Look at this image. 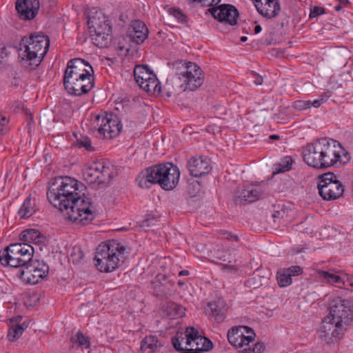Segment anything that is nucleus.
Segmentation results:
<instances>
[{
  "label": "nucleus",
  "mask_w": 353,
  "mask_h": 353,
  "mask_svg": "<svg viewBox=\"0 0 353 353\" xmlns=\"http://www.w3.org/2000/svg\"><path fill=\"white\" fill-rule=\"evenodd\" d=\"M170 14L173 15L179 22L185 23L187 22L186 16L179 10L171 8L169 10Z\"/></svg>",
  "instance_id": "nucleus-41"
},
{
  "label": "nucleus",
  "mask_w": 353,
  "mask_h": 353,
  "mask_svg": "<svg viewBox=\"0 0 353 353\" xmlns=\"http://www.w3.org/2000/svg\"><path fill=\"white\" fill-rule=\"evenodd\" d=\"M39 6V0H17L15 3L19 17L24 21L33 19L38 14Z\"/></svg>",
  "instance_id": "nucleus-19"
},
{
  "label": "nucleus",
  "mask_w": 353,
  "mask_h": 353,
  "mask_svg": "<svg viewBox=\"0 0 353 353\" xmlns=\"http://www.w3.org/2000/svg\"><path fill=\"white\" fill-rule=\"evenodd\" d=\"M325 13V8L322 7L315 6L310 10L309 17L310 19L317 17Z\"/></svg>",
  "instance_id": "nucleus-45"
},
{
  "label": "nucleus",
  "mask_w": 353,
  "mask_h": 353,
  "mask_svg": "<svg viewBox=\"0 0 353 353\" xmlns=\"http://www.w3.org/2000/svg\"><path fill=\"white\" fill-rule=\"evenodd\" d=\"M154 73L150 72L148 67L146 65H137L134 69V76L137 83L143 85L145 81L150 78Z\"/></svg>",
  "instance_id": "nucleus-27"
},
{
  "label": "nucleus",
  "mask_w": 353,
  "mask_h": 353,
  "mask_svg": "<svg viewBox=\"0 0 353 353\" xmlns=\"http://www.w3.org/2000/svg\"><path fill=\"white\" fill-rule=\"evenodd\" d=\"M329 310L330 316L323 321L321 330L324 336L337 339L353 320V307L350 301L336 296L330 301Z\"/></svg>",
  "instance_id": "nucleus-2"
},
{
  "label": "nucleus",
  "mask_w": 353,
  "mask_h": 353,
  "mask_svg": "<svg viewBox=\"0 0 353 353\" xmlns=\"http://www.w3.org/2000/svg\"><path fill=\"white\" fill-rule=\"evenodd\" d=\"M263 192L262 187L258 185L239 188L235 192L234 201L240 204L252 203L259 200Z\"/></svg>",
  "instance_id": "nucleus-18"
},
{
  "label": "nucleus",
  "mask_w": 353,
  "mask_h": 353,
  "mask_svg": "<svg viewBox=\"0 0 353 353\" xmlns=\"http://www.w3.org/2000/svg\"><path fill=\"white\" fill-rule=\"evenodd\" d=\"M304 162L316 169L338 168L350 160V153L336 140L323 137L307 143L303 148Z\"/></svg>",
  "instance_id": "nucleus-1"
},
{
  "label": "nucleus",
  "mask_w": 353,
  "mask_h": 353,
  "mask_svg": "<svg viewBox=\"0 0 353 353\" xmlns=\"http://www.w3.org/2000/svg\"><path fill=\"white\" fill-rule=\"evenodd\" d=\"M126 247L117 240L103 242L97 247L94 260L97 268L101 272L116 270L125 258Z\"/></svg>",
  "instance_id": "nucleus-5"
},
{
  "label": "nucleus",
  "mask_w": 353,
  "mask_h": 353,
  "mask_svg": "<svg viewBox=\"0 0 353 353\" xmlns=\"http://www.w3.org/2000/svg\"><path fill=\"white\" fill-rule=\"evenodd\" d=\"M185 334L186 345L190 346L185 350V353H204L212 348V342L207 337L199 335L194 327H188Z\"/></svg>",
  "instance_id": "nucleus-11"
},
{
  "label": "nucleus",
  "mask_w": 353,
  "mask_h": 353,
  "mask_svg": "<svg viewBox=\"0 0 353 353\" xmlns=\"http://www.w3.org/2000/svg\"><path fill=\"white\" fill-rule=\"evenodd\" d=\"M22 42L25 50L19 54L22 59L21 64L29 70H34L40 65L48 50L49 37L42 32H37L32 34L28 38H23Z\"/></svg>",
  "instance_id": "nucleus-6"
},
{
  "label": "nucleus",
  "mask_w": 353,
  "mask_h": 353,
  "mask_svg": "<svg viewBox=\"0 0 353 353\" xmlns=\"http://www.w3.org/2000/svg\"><path fill=\"white\" fill-rule=\"evenodd\" d=\"M185 71L181 74L179 79L185 83L184 90L193 91L200 87L204 80L201 68L193 62L185 63Z\"/></svg>",
  "instance_id": "nucleus-13"
},
{
  "label": "nucleus",
  "mask_w": 353,
  "mask_h": 353,
  "mask_svg": "<svg viewBox=\"0 0 353 353\" xmlns=\"http://www.w3.org/2000/svg\"><path fill=\"white\" fill-rule=\"evenodd\" d=\"M293 163L292 158L290 156H285L281 159L278 163V172H284L288 171L292 168Z\"/></svg>",
  "instance_id": "nucleus-38"
},
{
  "label": "nucleus",
  "mask_w": 353,
  "mask_h": 353,
  "mask_svg": "<svg viewBox=\"0 0 353 353\" xmlns=\"http://www.w3.org/2000/svg\"><path fill=\"white\" fill-rule=\"evenodd\" d=\"M89 24H91L92 27L94 28V33H112V26L108 20L105 19L103 17V21H100L99 19H96L94 17L90 18Z\"/></svg>",
  "instance_id": "nucleus-26"
},
{
  "label": "nucleus",
  "mask_w": 353,
  "mask_h": 353,
  "mask_svg": "<svg viewBox=\"0 0 353 353\" xmlns=\"http://www.w3.org/2000/svg\"><path fill=\"white\" fill-rule=\"evenodd\" d=\"M294 108L299 110H304L311 107L310 101H296L294 103Z\"/></svg>",
  "instance_id": "nucleus-44"
},
{
  "label": "nucleus",
  "mask_w": 353,
  "mask_h": 353,
  "mask_svg": "<svg viewBox=\"0 0 353 353\" xmlns=\"http://www.w3.org/2000/svg\"><path fill=\"white\" fill-rule=\"evenodd\" d=\"M343 8V6H341L340 3H339L337 6L334 7L335 10L340 11Z\"/></svg>",
  "instance_id": "nucleus-63"
},
{
  "label": "nucleus",
  "mask_w": 353,
  "mask_h": 353,
  "mask_svg": "<svg viewBox=\"0 0 353 353\" xmlns=\"http://www.w3.org/2000/svg\"><path fill=\"white\" fill-rule=\"evenodd\" d=\"M77 145L79 147H83L88 151H93L94 148L92 146V143L88 137H83L81 139H77Z\"/></svg>",
  "instance_id": "nucleus-42"
},
{
  "label": "nucleus",
  "mask_w": 353,
  "mask_h": 353,
  "mask_svg": "<svg viewBox=\"0 0 353 353\" xmlns=\"http://www.w3.org/2000/svg\"><path fill=\"white\" fill-rule=\"evenodd\" d=\"M288 216V210L283 207L274 206V212L272 215L274 223H281V221L285 222Z\"/></svg>",
  "instance_id": "nucleus-35"
},
{
  "label": "nucleus",
  "mask_w": 353,
  "mask_h": 353,
  "mask_svg": "<svg viewBox=\"0 0 353 353\" xmlns=\"http://www.w3.org/2000/svg\"><path fill=\"white\" fill-rule=\"evenodd\" d=\"M6 122H7L6 117L5 116H2L0 118V134L3 132V128H4L5 124H6Z\"/></svg>",
  "instance_id": "nucleus-56"
},
{
  "label": "nucleus",
  "mask_w": 353,
  "mask_h": 353,
  "mask_svg": "<svg viewBox=\"0 0 353 353\" xmlns=\"http://www.w3.org/2000/svg\"><path fill=\"white\" fill-rule=\"evenodd\" d=\"M159 339L157 336L154 335L146 336L141 343V350L145 351L147 349H150L152 352L157 348Z\"/></svg>",
  "instance_id": "nucleus-31"
},
{
  "label": "nucleus",
  "mask_w": 353,
  "mask_h": 353,
  "mask_svg": "<svg viewBox=\"0 0 353 353\" xmlns=\"http://www.w3.org/2000/svg\"><path fill=\"white\" fill-rule=\"evenodd\" d=\"M148 35V29L143 21L135 20L132 22L128 31V36L132 41L137 44L142 43Z\"/></svg>",
  "instance_id": "nucleus-23"
},
{
  "label": "nucleus",
  "mask_w": 353,
  "mask_h": 353,
  "mask_svg": "<svg viewBox=\"0 0 353 353\" xmlns=\"http://www.w3.org/2000/svg\"><path fill=\"white\" fill-rule=\"evenodd\" d=\"M221 234L225 235V238L228 240H231L232 241H239V237L235 234H233L230 233L226 231H221Z\"/></svg>",
  "instance_id": "nucleus-52"
},
{
  "label": "nucleus",
  "mask_w": 353,
  "mask_h": 353,
  "mask_svg": "<svg viewBox=\"0 0 353 353\" xmlns=\"http://www.w3.org/2000/svg\"><path fill=\"white\" fill-rule=\"evenodd\" d=\"M319 193L324 200H335L344 192L343 185L333 173H325L320 177Z\"/></svg>",
  "instance_id": "nucleus-10"
},
{
  "label": "nucleus",
  "mask_w": 353,
  "mask_h": 353,
  "mask_svg": "<svg viewBox=\"0 0 353 353\" xmlns=\"http://www.w3.org/2000/svg\"><path fill=\"white\" fill-rule=\"evenodd\" d=\"M255 8L258 12L267 19L276 17L281 10L279 0H265V4L261 0L258 3H255Z\"/></svg>",
  "instance_id": "nucleus-22"
},
{
  "label": "nucleus",
  "mask_w": 353,
  "mask_h": 353,
  "mask_svg": "<svg viewBox=\"0 0 353 353\" xmlns=\"http://www.w3.org/2000/svg\"><path fill=\"white\" fill-rule=\"evenodd\" d=\"M27 327L23 323L21 325H12L9 327L7 337L9 341H14L18 339L22 334L24 330Z\"/></svg>",
  "instance_id": "nucleus-32"
},
{
  "label": "nucleus",
  "mask_w": 353,
  "mask_h": 353,
  "mask_svg": "<svg viewBox=\"0 0 353 353\" xmlns=\"http://www.w3.org/2000/svg\"><path fill=\"white\" fill-rule=\"evenodd\" d=\"M331 97V92H325L323 93V94L321 95V98H323L324 99H325V101H327V99L328 98H330Z\"/></svg>",
  "instance_id": "nucleus-60"
},
{
  "label": "nucleus",
  "mask_w": 353,
  "mask_h": 353,
  "mask_svg": "<svg viewBox=\"0 0 353 353\" xmlns=\"http://www.w3.org/2000/svg\"><path fill=\"white\" fill-rule=\"evenodd\" d=\"M262 30V28L260 25H256L255 27H254V33L255 34H259Z\"/></svg>",
  "instance_id": "nucleus-61"
},
{
  "label": "nucleus",
  "mask_w": 353,
  "mask_h": 353,
  "mask_svg": "<svg viewBox=\"0 0 353 353\" xmlns=\"http://www.w3.org/2000/svg\"><path fill=\"white\" fill-rule=\"evenodd\" d=\"M113 177L112 168L109 165H106L104 163V168L102 170L101 175L99 176V183H108L110 179Z\"/></svg>",
  "instance_id": "nucleus-39"
},
{
  "label": "nucleus",
  "mask_w": 353,
  "mask_h": 353,
  "mask_svg": "<svg viewBox=\"0 0 353 353\" xmlns=\"http://www.w3.org/2000/svg\"><path fill=\"white\" fill-rule=\"evenodd\" d=\"M208 11L214 19L221 22H225L230 26L236 24L239 11L231 4H222L216 8L212 7L209 8Z\"/></svg>",
  "instance_id": "nucleus-17"
},
{
  "label": "nucleus",
  "mask_w": 353,
  "mask_h": 353,
  "mask_svg": "<svg viewBox=\"0 0 353 353\" xmlns=\"http://www.w3.org/2000/svg\"><path fill=\"white\" fill-rule=\"evenodd\" d=\"M270 139H273V140H278V139H279V136L276 135V134H272V135H270Z\"/></svg>",
  "instance_id": "nucleus-64"
},
{
  "label": "nucleus",
  "mask_w": 353,
  "mask_h": 353,
  "mask_svg": "<svg viewBox=\"0 0 353 353\" xmlns=\"http://www.w3.org/2000/svg\"><path fill=\"white\" fill-rule=\"evenodd\" d=\"M221 0H200L202 6L212 8L214 5L218 4Z\"/></svg>",
  "instance_id": "nucleus-49"
},
{
  "label": "nucleus",
  "mask_w": 353,
  "mask_h": 353,
  "mask_svg": "<svg viewBox=\"0 0 353 353\" xmlns=\"http://www.w3.org/2000/svg\"><path fill=\"white\" fill-rule=\"evenodd\" d=\"M19 240L21 243L41 245L44 243L46 237L38 230L27 229L20 234Z\"/></svg>",
  "instance_id": "nucleus-24"
},
{
  "label": "nucleus",
  "mask_w": 353,
  "mask_h": 353,
  "mask_svg": "<svg viewBox=\"0 0 353 353\" xmlns=\"http://www.w3.org/2000/svg\"><path fill=\"white\" fill-rule=\"evenodd\" d=\"M222 270L224 272H236L237 271V268L234 265H225L222 264Z\"/></svg>",
  "instance_id": "nucleus-53"
},
{
  "label": "nucleus",
  "mask_w": 353,
  "mask_h": 353,
  "mask_svg": "<svg viewBox=\"0 0 353 353\" xmlns=\"http://www.w3.org/2000/svg\"><path fill=\"white\" fill-rule=\"evenodd\" d=\"M63 84L69 94L81 96L88 93L94 88V75L82 76L79 79H63Z\"/></svg>",
  "instance_id": "nucleus-14"
},
{
  "label": "nucleus",
  "mask_w": 353,
  "mask_h": 353,
  "mask_svg": "<svg viewBox=\"0 0 353 353\" xmlns=\"http://www.w3.org/2000/svg\"><path fill=\"white\" fill-rule=\"evenodd\" d=\"M252 73L256 77L255 79L254 80V83L257 85H262L263 82V77L261 76L256 74L254 72Z\"/></svg>",
  "instance_id": "nucleus-55"
},
{
  "label": "nucleus",
  "mask_w": 353,
  "mask_h": 353,
  "mask_svg": "<svg viewBox=\"0 0 353 353\" xmlns=\"http://www.w3.org/2000/svg\"><path fill=\"white\" fill-rule=\"evenodd\" d=\"M256 334L254 330L248 326H234L228 332V339L231 345L241 350L248 346L254 340Z\"/></svg>",
  "instance_id": "nucleus-12"
},
{
  "label": "nucleus",
  "mask_w": 353,
  "mask_h": 353,
  "mask_svg": "<svg viewBox=\"0 0 353 353\" xmlns=\"http://www.w3.org/2000/svg\"><path fill=\"white\" fill-rule=\"evenodd\" d=\"M285 270L291 277L292 276L299 275L303 272L302 269L298 265H292Z\"/></svg>",
  "instance_id": "nucleus-48"
},
{
  "label": "nucleus",
  "mask_w": 353,
  "mask_h": 353,
  "mask_svg": "<svg viewBox=\"0 0 353 353\" xmlns=\"http://www.w3.org/2000/svg\"><path fill=\"white\" fill-rule=\"evenodd\" d=\"M276 279L280 287H285L292 283V278L285 269L277 272Z\"/></svg>",
  "instance_id": "nucleus-36"
},
{
  "label": "nucleus",
  "mask_w": 353,
  "mask_h": 353,
  "mask_svg": "<svg viewBox=\"0 0 353 353\" xmlns=\"http://www.w3.org/2000/svg\"><path fill=\"white\" fill-rule=\"evenodd\" d=\"M345 282V284H344L343 288H348L349 286L353 287V279L348 278Z\"/></svg>",
  "instance_id": "nucleus-57"
},
{
  "label": "nucleus",
  "mask_w": 353,
  "mask_h": 353,
  "mask_svg": "<svg viewBox=\"0 0 353 353\" xmlns=\"http://www.w3.org/2000/svg\"><path fill=\"white\" fill-rule=\"evenodd\" d=\"M324 102H325V99H324L323 98H321L314 100L313 102H311V106L312 105L314 108H319Z\"/></svg>",
  "instance_id": "nucleus-54"
},
{
  "label": "nucleus",
  "mask_w": 353,
  "mask_h": 353,
  "mask_svg": "<svg viewBox=\"0 0 353 353\" xmlns=\"http://www.w3.org/2000/svg\"><path fill=\"white\" fill-rule=\"evenodd\" d=\"M318 273L319 275L323 278L328 283L334 285L338 288H343V285L345 284V280L336 274L324 270H319Z\"/></svg>",
  "instance_id": "nucleus-28"
},
{
  "label": "nucleus",
  "mask_w": 353,
  "mask_h": 353,
  "mask_svg": "<svg viewBox=\"0 0 353 353\" xmlns=\"http://www.w3.org/2000/svg\"><path fill=\"white\" fill-rule=\"evenodd\" d=\"M157 280L163 285L166 284L167 283H170L171 285H174V281L172 283L170 281H168V276L165 274H159L156 276Z\"/></svg>",
  "instance_id": "nucleus-50"
},
{
  "label": "nucleus",
  "mask_w": 353,
  "mask_h": 353,
  "mask_svg": "<svg viewBox=\"0 0 353 353\" xmlns=\"http://www.w3.org/2000/svg\"><path fill=\"white\" fill-rule=\"evenodd\" d=\"M165 310L167 312V316L170 319H176L178 316H181L183 314L182 307L174 302L168 303Z\"/></svg>",
  "instance_id": "nucleus-33"
},
{
  "label": "nucleus",
  "mask_w": 353,
  "mask_h": 353,
  "mask_svg": "<svg viewBox=\"0 0 353 353\" xmlns=\"http://www.w3.org/2000/svg\"><path fill=\"white\" fill-rule=\"evenodd\" d=\"M85 185L70 176H58L50 184L47 192L49 202L60 211L68 210L69 203L84 191Z\"/></svg>",
  "instance_id": "nucleus-4"
},
{
  "label": "nucleus",
  "mask_w": 353,
  "mask_h": 353,
  "mask_svg": "<svg viewBox=\"0 0 353 353\" xmlns=\"http://www.w3.org/2000/svg\"><path fill=\"white\" fill-rule=\"evenodd\" d=\"M8 57L7 48L2 43H0V65L6 61Z\"/></svg>",
  "instance_id": "nucleus-46"
},
{
  "label": "nucleus",
  "mask_w": 353,
  "mask_h": 353,
  "mask_svg": "<svg viewBox=\"0 0 353 353\" xmlns=\"http://www.w3.org/2000/svg\"><path fill=\"white\" fill-rule=\"evenodd\" d=\"M11 84H12L13 86H14V87L18 86V85H19V79H18L17 78L14 77V78L13 79V80L12 81Z\"/></svg>",
  "instance_id": "nucleus-62"
},
{
  "label": "nucleus",
  "mask_w": 353,
  "mask_h": 353,
  "mask_svg": "<svg viewBox=\"0 0 353 353\" xmlns=\"http://www.w3.org/2000/svg\"><path fill=\"white\" fill-rule=\"evenodd\" d=\"M190 174L194 177H201L208 174L212 170L210 159L203 156H195L190 159L187 164Z\"/></svg>",
  "instance_id": "nucleus-20"
},
{
  "label": "nucleus",
  "mask_w": 353,
  "mask_h": 353,
  "mask_svg": "<svg viewBox=\"0 0 353 353\" xmlns=\"http://www.w3.org/2000/svg\"><path fill=\"white\" fill-rule=\"evenodd\" d=\"M180 177L179 169L172 163H160L149 167L136 178L141 188L149 189L152 184H159L165 190H173L178 184Z\"/></svg>",
  "instance_id": "nucleus-3"
},
{
  "label": "nucleus",
  "mask_w": 353,
  "mask_h": 353,
  "mask_svg": "<svg viewBox=\"0 0 353 353\" xmlns=\"http://www.w3.org/2000/svg\"><path fill=\"white\" fill-rule=\"evenodd\" d=\"M92 167L93 168V170L94 172H96L97 176L99 177L101 175V173L102 172V170L104 168V162L103 161H97V162H93L91 164Z\"/></svg>",
  "instance_id": "nucleus-47"
},
{
  "label": "nucleus",
  "mask_w": 353,
  "mask_h": 353,
  "mask_svg": "<svg viewBox=\"0 0 353 353\" xmlns=\"http://www.w3.org/2000/svg\"><path fill=\"white\" fill-rule=\"evenodd\" d=\"M37 211L36 201L28 196L23 201L18 211V214L22 219H28L34 214Z\"/></svg>",
  "instance_id": "nucleus-25"
},
{
  "label": "nucleus",
  "mask_w": 353,
  "mask_h": 353,
  "mask_svg": "<svg viewBox=\"0 0 353 353\" xmlns=\"http://www.w3.org/2000/svg\"><path fill=\"white\" fill-rule=\"evenodd\" d=\"M172 345H173L174 347L177 351H183V352H184L185 349H188V347H185V348L181 347V342L179 341V339H178V338H176V337L172 338Z\"/></svg>",
  "instance_id": "nucleus-51"
},
{
  "label": "nucleus",
  "mask_w": 353,
  "mask_h": 353,
  "mask_svg": "<svg viewBox=\"0 0 353 353\" xmlns=\"http://www.w3.org/2000/svg\"><path fill=\"white\" fill-rule=\"evenodd\" d=\"M159 82L154 74L145 81L144 84L140 85V88L149 93H154L157 90H160Z\"/></svg>",
  "instance_id": "nucleus-30"
},
{
  "label": "nucleus",
  "mask_w": 353,
  "mask_h": 353,
  "mask_svg": "<svg viewBox=\"0 0 353 353\" xmlns=\"http://www.w3.org/2000/svg\"><path fill=\"white\" fill-rule=\"evenodd\" d=\"M94 75V70L90 63L82 59H74L68 62L63 79L80 78L82 76Z\"/></svg>",
  "instance_id": "nucleus-15"
},
{
  "label": "nucleus",
  "mask_w": 353,
  "mask_h": 353,
  "mask_svg": "<svg viewBox=\"0 0 353 353\" xmlns=\"http://www.w3.org/2000/svg\"><path fill=\"white\" fill-rule=\"evenodd\" d=\"M92 42L94 45L99 48H105L108 46L111 39V34L108 33H92Z\"/></svg>",
  "instance_id": "nucleus-29"
},
{
  "label": "nucleus",
  "mask_w": 353,
  "mask_h": 353,
  "mask_svg": "<svg viewBox=\"0 0 353 353\" xmlns=\"http://www.w3.org/2000/svg\"><path fill=\"white\" fill-rule=\"evenodd\" d=\"M190 274V272L188 270H181L179 272V276H188Z\"/></svg>",
  "instance_id": "nucleus-58"
},
{
  "label": "nucleus",
  "mask_w": 353,
  "mask_h": 353,
  "mask_svg": "<svg viewBox=\"0 0 353 353\" xmlns=\"http://www.w3.org/2000/svg\"><path fill=\"white\" fill-rule=\"evenodd\" d=\"M49 267L44 261L32 259L22 268L17 269L16 275L24 283L35 285L47 276Z\"/></svg>",
  "instance_id": "nucleus-9"
},
{
  "label": "nucleus",
  "mask_w": 353,
  "mask_h": 353,
  "mask_svg": "<svg viewBox=\"0 0 353 353\" xmlns=\"http://www.w3.org/2000/svg\"><path fill=\"white\" fill-rule=\"evenodd\" d=\"M157 222V217L154 215L148 214L145 219L143 220L141 226L143 228H148L155 225Z\"/></svg>",
  "instance_id": "nucleus-43"
},
{
  "label": "nucleus",
  "mask_w": 353,
  "mask_h": 353,
  "mask_svg": "<svg viewBox=\"0 0 353 353\" xmlns=\"http://www.w3.org/2000/svg\"><path fill=\"white\" fill-rule=\"evenodd\" d=\"M65 211L67 219L82 225L90 223L95 217L92 201L83 191L70 200L68 210Z\"/></svg>",
  "instance_id": "nucleus-8"
},
{
  "label": "nucleus",
  "mask_w": 353,
  "mask_h": 353,
  "mask_svg": "<svg viewBox=\"0 0 353 353\" xmlns=\"http://www.w3.org/2000/svg\"><path fill=\"white\" fill-rule=\"evenodd\" d=\"M265 346L263 342H257L254 344L253 347H251L249 344L248 346L243 347V349L241 350V352L243 353H261L265 350Z\"/></svg>",
  "instance_id": "nucleus-40"
},
{
  "label": "nucleus",
  "mask_w": 353,
  "mask_h": 353,
  "mask_svg": "<svg viewBox=\"0 0 353 353\" xmlns=\"http://www.w3.org/2000/svg\"><path fill=\"white\" fill-rule=\"evenodd\" d=\"M121 129L122 125L119 117L113 113H106L105 117H102L98 133L100 137L112 139L120 134Z\"/></svg>",
  "instance_id": "nucleus-16"
},
{
  "label": "nucleus",
  "mask_w": 353,
  "mask_h": 353,
  "mask_svg": "<svg viewBox=\"0 0 353 353\" xmlns=\"http://www.w3.org/2000/svg\"><path fill=\"white\" fill-rule=\"evenodd\" d=\"M228 307L222 299L209 302L205 307V312L209 317L213 318L217 323L223 321L226 316Z\"/></svg>",
  "instance_id": "nucleus-21"
},
{
  "label": "nucleus",
  "mask_w": 353,
  "mask_h": 353,
  "mask_svg": "<svg viewBox=\"0 0 353 353\" xmlns=\"http://www.w3.org/2000/svg\"><path fill=\"white\" fill-rule=\"evenodd\" d=\"M71 341L77 343L82 348L88 349L90 347V339L87 336H84L81 331H78L77 334L71 338Z\"/></svg>",
  "instance_id": "nucleus-34"
},
{
  "label": "nucleus",
  "mask_w": 353,
  "mask_h": 353,
  "mask_svg": "<svg viewBox=\"0 0 353 353\" xmlns=\"http://www.w3.org/2000/svg\"><path fill=\"white\" fill-rule=\"evenodd\" d=\"M34 248L28 243H15L0 251V263L4 266L22 268L33 258Z\"/></svg>",
  "instance_id": "nucleus-7"
},
{
  "label": "nucleus",
  "mask_w": 353,
  "mask_h": 353,
  "mask_svg": "<svg viewBox=\"0 0 353 353\" xmlns=\"http://www.w3.org/2000/svg\"><path fill=\"white\" fill-rule=\"evenodd\" d=\"M83 257V254L82 251L80 250V248H78V258L76 259V261H79V260L82 259Z\"/></svg>",
  "instance_id": "nucleus-59"
},
{
  "label": "nucleus",
  "mask_w": 353,
  "mask_h": 353,
  "mask_svg": "<svg viewBox=\"0 0 353 353\" xmlns=\"http://www.w3.org/2000/svg\"><path fill=\"white\" fill-rule=\"evenodd\" d=\"M93 171H94L93 168L90 165V167H88L83 171V174L84 179L90 184L97 183L98 185H100L99 178L97 177V175L96 172H94Z\"/></svg>",
  "instance_id": "nucleus-37"
}]
</instances>
